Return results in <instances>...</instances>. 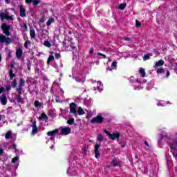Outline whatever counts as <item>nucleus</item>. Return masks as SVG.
<instances>
[{
    "label": "nucleus",
    "mask_w": 177,
    "mask_h": 177,
    "mask_svg": "<svg viewBox=\"0 0 177 177\" xmlns=\"http://www.w3.org/2000/svg\"><path fill=\"white\" fill-rule=\"evenodd\" d=\"M1 28L5 35L7 36V37L3 35H0V44L5 43L6 45L12 44V42H13L12 38L9 37L10 36V25H8L6 23H3L1 24Z\"/></svg>",
    "instance_id": "obj_1"
},
{
    "label": "nucleus",
    "mask_w": 177,
    "mask_h": 177,
    "mask_svg": "<svg viewBox=\"0 0 177 177\" xmlns=\"http://www.w3.org/2000/svg\"><path fill=\"white\" fill-rule=\"evenodd\" d=\"M103 121H104V118L100 115H97L91 120V124H103Z\"/></svg>",
    "instance_id": "obj_2"
},
{
    "label": "nucleus",
    "mask_w": 177,
    "mask_h": 177,
    "mask_svg": "<svg viewBox=\"0 0 177 177\" xmlns=\"http://www.w3.org/2000/svg\"><path fill=\"white\" fill-rule=\"evenodd\" d=\"M94 149L95 157V158H99V157H100V152L99 151V149H100V144L96 143Z\"/></svg>",
    "instance_id": "obj_3"
},
{
    "label": "nucleus",
    "mask_w": 177,
    "mask_h": 177,
    "mask_svg": "<svg viewBox=\"0 0 177 177\" xmlns=\"http://www.w3.org/2000/svg\"><path fill=\"white\" fill-rule=\"evenodd\" d=\"M0 103L3 104V106H6L8 104V98H6V94L3 93L0 95Z\"/></svg>",
    "instance_id": "obj_4"
},
{
    "label": "nucleus",
    "mask_w": 177,
    "mask_h": 177,
    "mask_svg": "<svg viewBox=\"0 0 177 177\" xmlns=\"http://www.w3.org/2000/svg\"><path fill=\"white\" fill-rule=\"evenodd\" d=\"M70 111L72 114H77V104L71 102L69 105Z\"/></svg>",
    "instance_id": "obj_5"
},
{
    "label": "nucleus",
    "mask_w": 177,
    "mask_h": 177,
    "mask_svg": "<svg viewBox=\"0 0 177 177\" xmlns=\"http://www.w3.org/2000/svg\"><path fill=\"white\" fill-rule=\"evenodd\" d=\"M26 3L27 5H30V3H32L33 6H37L41 3V0H25Z\"/></svg>",
    "instance_id": "obj_6"
},
{
    "label": "nucleus",
    "mask_w": 177,
    "mask_h": 177,
    "mask_svg": "<svg viewBox=\"0 0 177 177\" xmlns=\"http://www.w3.org/2000/svg\"><path fill=\"white\" fill-rule=\"evenodd\" d=\"M71 132V128L70 127H64L61 129V135H70Z\"/></svg>",
    "instance_id": "obj_7"
},
{
    "label": "nucleus",
    "mask_w": 177,
    "mask_h": 177,
    "mask_svg": "<svg viewBox=\"0 0 177 177\" xmlns=\"http://www.w3.org/2000/svg\"><path fill=\"white\" fill-rule=\"evenodd\" d=\"M19 16L21 17H26V8L23 6H19Z\"/></svg>",
    "instance_id": "obj_8"
},
{
    "label": "nucleus",
    "mask_w": 177,
    "mask_h": 177,
    "mask_svg": "<svg viewBox=\"0 0 177 177\" xmlns=\"http://www.w3.org/2000/svg\"><path fill=\"white\" fill-rule=\"evenodd\" d=\"M109 139H111V140H118L120 139V133H113L112 134L110 135Z\"/></svg>",
    "instance_id": "obj_9"
},
{
    "label": "nucleus",
    "mask_w": 177,
    "mask_h": 177,
    "mask_svg": "<svg viewBox=\"0 0 177 177\" xmlns=\"http://www.w3.org/2000/svg\"><path fill=\"white\" fill-rule=\"evenodd\" d=\"M15 55L17 59H21V56H23V50L21 48H17Z\"/></svg>",
    "instance_id": "obj_10"
},
{
    "label": "nucleus",
    "mask_w": 177,
    "mask_h": 177,
    "mask_svg": "<svg viewBox=\"0 0 177 177\" xmlns=\"http://www.w3.org/2000/svg\"><path fill=\"white\" fill-rule=\"evenodd\" d=\"M38 132V127H37V121L34 120L32 122V133H37Z\"/></svg>",
    "instance_id": "obj_11"
},
{
    "label": "nucleus",
    "mask_w": 177,
    "mask_h": 177,
    "mask_svg": "<svg viewBox=\"0 0 177 177\" xmlns=\"http://www.w3.org/2000/svg\"><path fill=\"white\" fill-rule=\"evenodd\" d=\"M59 133V129H55L51 131H48L47 135L48 136H54V135H57Z\"/></svg>",
    "instance_id": "obj_12"
},
{
    "label": "nucleus",
    "mask_w": 177,
    "mask_h": 177,
    "mask_svg": "<svg viewBox=\"0 0 177 177\" xmlns=\"http://www.w3.org/2000/svg\"><path fill=\"white\" fill-rule=\"evenodd\" d=\"M165 64V62L162 59H160L158 62L155 63V65L153 66L154 68L156 67H161V66H164Z\"/></svg>",
    "instance_id": "obj_13"
},
{
    "label": "nucleus",
    "mask_w": 177,
    "mask_h": 177,
    "mask_svg": "<svg viewBox=\"0 0 177 177\" xmlns=\"http://www.w3.org/2000/svg\"><path fill=\"white\" fill-rule=\"evenodd\" d=\"M15 99L17 100V103H23V97H21V95H16Z\"/></svg>",
    "instance_id": "obj_14"
},
{
    "label": "nucleus",
    "mask_w": 177,
    "mask_h": 177,
    "mask_svg": "<svg viewBox=\"0 0 177 177\" xmlns=\"http://www.w3.org/2000/svg\"><path fill=\"white\" fill-rule=\"evenodd\" d=\"M139 73L142 78H145V77H146V71H145V68H140L139 70Z\"/></svg>",
    "instance_id": "obj_15"
},
{
    "label": "nucleus",
    "mask_w": 177,
    "mask_h": 177,
    "mask_svg": "<svg viewBox=\"0 0 177 177\" xmlns=\"http://www.w3.org/2000/svg\"><path fill=\"white\" fill-rule=\"evenodd\" d=\"M77 113L79 115H84V114H85V111H84L82 107L80 106L77 109Z\"/></svg>",
    "instance_id": "obj_16"
},
{
    "label": "nucleus",
    "mask_w": 177,
    "mask_h": 177,
    "mask_svg": "<svg viewBox=\"0 0 177 177\" xmlns=\"http://www.w3.org/2000/svg\"><path fill=\"white\" fill-rule=\"evenodd\" d=\"M48 115L45 114V113H42L41 116L39 118V120L41 121V120H48Z\"/></svg>",
    "instance_id": "obj_17"
},
{
    "label": "nucleus",
    "mask_w": 177,
    "mask_h": 177,
    "mask_svg": "<svg viewBox=\"0 0 177 177\" xmlns=\"http://www.w3.org/2000/svg\"><path fill=\"white\" fill-rule=\"evenodd\" d=\"M52 23H55V19L53 18H50L46 22L47 27H49Z\"/></svg>",
    "instance_id": "obj_18"
},
{
    "label": "nucleus",
    "mask_w": 177,
    "mask_h": 177,
    "mask_svg": "<svg viewBox=\"0 0 177 177\" xmlns=\"http://www.w3.org/2000/svg\"><path fill=\"white\" fill-rule=\"evenodd\" d=\"M75 120V119H74V118H71L67 120L66 124L68 125H73V124H74Z\"/></svg>",
    "instance_id": "obj_19"
},
{
    "label": "nucleus",
    "mask_w": 177,
    "mask_h": 177,
    "mask_svg": "<svg viewBox=\"0 0 177 177\" xmlns=\"http://www.w3.org/2000/svg\"><path fill=\"white\" fill-rule=\"evenodd\" d=\"M150 56H152L151 53H148L144 55L143 60L146 62V60H149L150 59Z\"/></svg>",
    "instance_id": "obj_20"
},
{
    "label": "nucleus",
    "mask_w": 177,
    "mask_h": 177,
    "mask_svg": "<svg viewBox=\"0 0 177 177\" xmlns=\"http://www.w3.org/2000/svg\"><path fill=\"white\" fill-rule=\"evenodd\" d=\"M55 60V57L53 55H50L47 59V64H50V62Z\"/></svg>",
    "instance_id": "obj_21"
},
{
    "label": "nucleus",
    "mask_w": 177,
    "mask_h": 177,
    "mask_svg": "<svg viewBox=\"0 0 177 177\" xmlns=\"http://www.w3.org/2000/svg\"><path fill=\"white\" fill-rule=\"evenodd\" d=\"M30 35L31 38H35V30L34 29H30Z\"/></svg>",
    "instance_id": "obj_22"
},
{
    "label": "nucleus",
    "mask_w": 177,
    "mask_h": 177,
    "mask_svg": "<svg viewBox=\"0 0 177 177\" xmlns=\"http://www.w3.org/2000/svg\"><path fill=\"white\" fill-rule=\"evenodd\" d=\"M113 167H120L121 165H120V162L113 160L112 161Z\"/></svg>",
    "instance_id": "obj_23"
},
{
    "label": "nucleus",
    "mask_w": 177,
    "mask_h": 177,
    "mask_svg": "<svg viewBox=\"0 0 177 177\" xmlns=\"http://www.w3.org/2000/svg\"><path fill=\"white\" fill-rule=\"evenodd\" d=\"M10 80H13L14 77H16V74L13 73V70L10 69L9 71Z\"/></svg>",
    "instance_id": "obj_24"
},
{
    "label": "nucleus",
    "mask_w": 177,
    "mask_h": 177,
    "mask_svg": "<svg viewBox=\"0 0 177 177\" xmlns=\"http://www.w3.org/2000/svg\"><path fill=\"white\" fill-rule=\"evenodd\" d=\"M6 139H10L12 138V131H9L6 133Z\"/></svg>",
    "instance_id": "obj_25"
},
{
    "label": "nucleus",
    "mask_w": 177,
    "mask_h": 177,
    "mask_svg": "<svg viewBox=\"0 0 177 177\" xmlns=\"http://www.w3.org/2000/svg\"><path fill=\"white\" fill-rule=\"evenodd\" d=\"M44 46H46V48H50V46H52V44L48 40L44 41Z\"/></svg>",
    "instance_id": "obj_26"
},
{
    "label": "nucleus",
    "mask_w": 177,
    "mask_h": 177,
    "mask_svg": "<svg viewBox=\"0 0 177 177\" xmlns=\"http://www.w3.org/2000/svg\"><path fill=\"white\" fill-rule=\"evenodd\" d=\"M21 30L24 32L28 31V28L27 27V24H24V26H22Z\"/></svg>",
    "instance_id": "obj_27"
},
{
    "label": "nucleus",
    "mask_w": 177,
    "mask_h": 177,
    "mask_svg": "<svg viewBox=\"0 0 177 177\" xmlns=\"http://www.w3.org/2000/svg\"><path fill=\"white\" fill-rule=\"evenodd\" d=\"M41 106H42V104L41 102H39V101H38V100L35 101V107H36V108L41 107Z\"/></svg>",
    "instance_id": "obj_28"
},
{
    "label": "nucleus",
    "mask_w": 177,
    "mask_h": 177,
    "mask_svg": "<svg viewBox=\"0 0 177 177\" xmlns=\"http://www.w3.org/2000/svg\"><path fill=\"white\" fill-rule=\"evenodd\" d=\"M24 84H26V80H24V79L21 78L19 79V86H24Z\"/></svg>",
    "instance_id": "obj_29"
},
{
    "label": "nucleus",
    "mask_w": 177,
    "mask_h": 177,
    "mask_svg": "<svg viewBox=\"0 0 177 177\" xmlns=\"http://www.w3.org/2000/svg\"><path fill=\"white\" fill-rule=\"evenodd\" d=\"M11 85L12 88H16V86H17V80H16V79H14V80L11 83Z\"/></svg>",
    "instance_id": "obj_30"
},
{
    "label": "nucleus",
    "mask_w": 177,
    "mask_h": 177,
    "mask_svg": "<svg viewBox=\"0 0 177 177\" xmlns=\"http://www.w3.org/2000/svg\"><path fill=\"white\" fill-rule=\"evenodd\" d=\"M166 71L162 68H160L158 69V71H156L157 74H162V73H165Z\"/></svg>",
    "instance_id": "obj_31"
},
{
    "label": "nucleus",
    "mask_w": 177,
    "mask_h": 177,
    "mask_svg": "<svg viewBox=\"0 0 177 177\" xmlns=\"http://www.w3.org/2000/svg\"><path fill=\"white\" fill-rule=\"evenodd\" d=\"M6 17H7V15L5 14V12L0 13V17H1V20H4V19H6Z\"/></svg>",
    "instance_id": "obj_32"
},
{
    "label": "nucleus",
    "mask_w": 177,
    "mask_h": 177,
    "mask_svg": "<svg viewBox=\"0 0 177 177\" xmlns=\"http://www.w3.org/2000/svg\"><path fill=\"white\" fill-rule=\"evenodd\" d=\"M82 153L85 156L86 155V153H88V149H86V146H84L82 148Z\"/></svg>",
    "instance_id": "obj_33"
},
{
    "label": "nucleus",
    "mask_w": 177,
    "mask_h": 177,
    "mask_svg": "<svg viewBox=\"0 0 177 177\" xmlns=\"http://www.w3.org/2000/svg\"><path fill=\"white\" fill-rule=\"evenodd\" d=\"M124 8H127V3H121L119 6V9H120L121 10H124Z\"/></svg>",
    "instance_id": "obj_34"
},
{
    "label": "nucleus",
    "mask_w": 177,
    "mask_h": 177,
    "mask_svg": "<svg viewBox=\"0 0 177 177\" xmlns=\"http://www.w3.org/2000/svg\"><path fill=\"white\" fill-rule=\"evenodd\" d=\"M103 139H104L103 134H98V136H97V140H99L100 142L103 140Z\"/></svg>",
    "instance_id": "obj_35"
},
{
    "label": "nucleus",
    "mask_w": 177,
    "mask_h": 177,
    "mask_svg": "<svg viewBox=\"0 0 177 177\" xmlns=\"http://www.w3.org/2000/svg\"><path fill=\"white\" fill-rule=\"evenodd\" d=\"M17 161H19V157L18 156H15L14 157L12 160L11 162H12L13 164H15V162H17Z\"/></svg>",
    "instance_id": "obj_36"
},
{
    "label": "nucleus",
    "mask_w": 177,
    "mask_h": 177,
    "mask_svg": "<svg viewBox=\"0 0 177 177\" xmlns=\"http://www.w3.org/2000/svg\"><path fill=\"white\" fill-rule=\"evenodd\" d=\"M100 85H102V83H100V82H97V86L93 87V91H97V89H99Z\"/></svg>",
    "instance_id": "obj_37"
},
{
    "label": "nucleus",
    "mask_w": 177,
    "mask_h": 177,
    "mask_svg": "<svg viewBox=\"0 0 177 177\" xmlns=\"http://www.w3.org/2000/svg\"><path fill=\"white\" fill-rule=\"evenodd\" d=\"M142 24L138 20H136V27H141Z\"/></svg>",
    "instance_id": "obj_38"
},
{
    "label": "nucleus",
    "mask_w": 177,
    "mask_h": 177,
    "mask_svg": "<svg viewBox=\"0 0 177 177\" xmlns=\"http://www.w3.org/2000/svg\"><path fill=\"white\" fill-rule=\"evenodd\" d=\"M97 55L98 56H102L103 57V59H107V56H106V55L102 54V53H97Z\"/></svg>",
    "instance_id": "obj_39"
},
{
    "label": "nucleus",
    "mask_w": 177,
    "mask_h": 177,
    "mask_svg": "<svg viewBox=\"0 0 177 177\" xmlns=\"http://www.w3.org/2000/svg\"><path fill=\"white\" fill-rule=\"evenodd\" d=\"M30 42V41H26L24 46V48H26V49H28V43Z\"/></svg>",
    "instance_id": "obj_40"
},
{
    "label": "nucleus",
    "mask_w": 177,
    "mask_h": 177,
    "mask_svg": "<svg viewBox=\"0 0 177 177\" xmlns=\"http://www.w3.org/2000/svg\"><path fill=\"white\" fill-rule=\"evenodd\" d=\"M55 59H60V53H55Z\"/></svg>",
    "instance_id": "obj_41"
},
{
    "label": "nucleus",
    "mask_w": 177,
    "mask_h": 177,
    "mask_svg": "<svg viewBox=\"0 0 177 177\" xmlns=\"http://www.w3.org/2000/svg\"><path fill=\"white\" fill-rule=\"evenodd\" d=\"M76 81L77 82H82V83H84L85 82L83 79H80V78H76Z\"/></svg>",
    "instance_id": "obj_42"
},
{
    "label": "nucleus",
    "mask_w": 177,
    "mask_h": 177,
    "mask_svg": "<svg viewBox=\"0 0 177 177\" xmlns=\"http://www.w3.org/2000/svg\"><path fill=\"white\" fill-rule=\"evenodd\" d=\"M104 133L109 136V138H110V136L111 135V133H110V131H107L106 129H104Z\"/></svg>",
    "instance_id": "obj_43"
},
{
    "label": "nucleus",
    "mask_w": 177,
    "mask_h": 177,
    "mask_svg": "<svg viewBox=\"0 0 177 177\" xmlns=\"http://www.w3.org/2000/svg\"><path fill=\"white\" fill-rule=\"evenodd\" d=\"M12 149H13L14 150H15V151H19V150H17V147L16 144H13V145H12Z\"/></svg>",
    "instance_id": "obj_44"
},
{
    "label": "nucleus",
    "mask_w": 177,
    "mask_h": 177,
    "mask_svg": "<svg viewBox=\"0 0 177 177\" xmlns=\"http://www.w3.org/2000/svg\"><path fill=\"white\" fill-rule=\"evenodd\" d=\"M6 19V20H13V17L12 16L7 15Z\"/></svg>",
    "instance_id": "obj_45"
},
{
    "label": "nucleus",
    "mask_w": 177,
    "mask_h": 177,
    "mask_svg": "<svg viewBox=\"0 0 177 177\" xmlns=\"http://www.w3.org/2000/svg\"><path fill=\"white\" fill-rule=\"evenodd\" d=\"M165 73H166V78H168L169 77V75H171V73L169 72V71H166L165 70Z\"/></svg>",
    "instance_id": "obj_46"
},
{
    "label": "nucleus",
    "mask_w": 177,
    "mask_h": 177,
    "mask_svg": "<svg viewBox=\"0 0 177 177\" xmlns=\"http://www.w3.org/2000/svg\"><path fill=\"white\" fill-rule=\"evenodd\" d=\"M94 49H93V47H91L88 51V53H90V55H92V53H93L94 52Z\"/></svg>",
    "instance_id": "obj_47"
},
{
    "label": "nucleus",
    "mask_w": 177,
    "mask_h": 177,
    "mask_svg": "<svg viewBox=\"0 0 177 177\" xmlns=\"http://www.w3.org/2000/svg\"><path fill=\"white\" fill-rule=\"evenodd\" d=\"M16 91H23V86H18V88H17Z\"/></svg>",
    "instance_id": "obj_48"
},
{
    "label": "nucleus",
    "mask_w": 177,
    "mask_h": 177,
    "mask_svg": "<svg viewBox=\"0 0 177 177\" xmlns=\"http://www.w3.org/2000/svg\"><path fill=\"white\" fill-rule=\"evenodd\" d=\"M28 71H31V63L27 64Z\"/></svg>",
    "instance_id": "obj_49"
},
{
    "label": "nucleus",
    "mask_w": 177,
    "mask_h": 177,
    "mask_svg": "<svg viewBox=\"0 0 177 177\" xmlns=\"http://www.w3.org/2000/svg\"><path fill=\"white\" fill-rule=\"evenodd\" d=\"M5 91V87H0V94L3 93Z\"/></svg>",
    "instance_id": "obj_50"
},
{
    "label": "nucleus",
    "mask_w": 177,
    "mask_h": 177,
    "mask_svg": "<svg viewBox=\"0 0 177 177\" xmlns=\"http://www.w3.org/2000/svg\"><path fill=\"white\" fill-rule=\"evenodd\" d=\"M112 67H117V62H113L111 64Z\"/></svg>",
    "instance_id": "obj_51"
},
{
    "label": "nucleus",
    "mask_w": 177,
    "mask_h": 177,
    "mask_svg": "<svg viewBox=\"0 0 177 177\" xmlns=\"http://www.w3.org/2000/svg\"><path fill=\"white\" fill-rule=\"evenodd\" d=\"M124 41H132V39H131V38H129V37H124Z\"/></svg>",
    "instance_id": "obj_52"
},
{
    "label": "nucleus",
    "mask_w": 177,
    "mask_h": 177,
    "mask_svg": "<svg viewBox=\"0 0 177 177\" xmlns=\"http://www.w3.org/2000/svg\"><path fill=\"white\" fill-rule=\"evenodd\" d=\"M66 40L62 42V45H63V46H66V48H68V46H67V44H66Z\"/></svg>",
    "instance_id": "obj_53"
},
{
    "label": "nucleus",
    "mask_w": 177,
    "mask_h": 177,
    "mask_svg": "<svg viewBox=\"0 0 177 177\" xmlns=\"http://www.w3.org/2000/svg\"><path fill=\"white\" fill-rule=\"evenodd\" d=\"M10 89H12V88L10 87V86H6V91H10Z\"/></svg>",
    "instance_id": "obj_54"
},
{
    "label": "nucleus",
    "mask_w": 177,
    "mask_h": 177,
    "mask_svg": "<svg viewBox=\"0 0 177 177\" xmlns=\"http://www.w3.org/2000/svg\"><path fill=\"white\" fill-rule=\"evenodd\" d=\"M39 21V23H44V21H45V20L44 19V18H40Z\"/></svg>",
    "instance_id": "obj_55"
},
{
    "label": "nucleus",
    "mask_w": 177,
    "mask_h": 177,
    "mask_svg": "<svg viewBox=\"0 0 177 177\" xmlns=\"http://www.w3.org/2000/svg\"><path fill=\"white\" fill-rule=\"evenodd\" d=\"M17 92L18 93V95H19L20 96H21V95H23V93H21L22 91H17Z\"/></svg>",
    "instance_id": "obj_56"
},
{
    "label": "nucleus",
    "mask_w": 177,
    "mask_h": 177,
    "mask_svg": "<svg viewBox=\"0 0 177 177\" xmlns=\"http://www.w3.org/2000/svg\"><path fill=\"white\" fill-rule=\"evenodd\" d=\"M7 3V5H10V0H4Z\"/></svg>",
    "instance_id": "obj_57"
},
{
    "label": "nucleus",
    "mask_w": 177,
    "mask_h": 177,
    "mask_svg": "<svg viewBox=\"0 0 177 177\" xmlns=\"http://www.w3.org/2000/svg\"><path fill=\"white\" fill-rule=\"evenodd\" d=\"M145 145L146 146H147L148 147L150 146V145H149V142H148L147 141H145Z\"/></svg>",
    "instance_id": "obj_58"
},
{
    "label": "nucleus",
    "mask_w": 177,
    "mask_h": 177,
    "mask_svg": "<svg viewBox=\"0 0 177 177\" xmlns=\"http://www.w3.org/2000/svg\"><path fill=\"white\" fill-rule=\"evenodd\" d=\"M120 145L122 147H125V142H121Z\"/></svg>",
    "instance_id": "obj_59"
},
{
    "label": "nucleus",
    "mask_w": 177,
    "mask_h": 177,
    "mask_svg": "<svg viewBox=\"0 0 177 177\" xmlns=\"http://www.w3.org/2000/svg\"><path fill=\"white\" fill-rule=\"evenodd\" d=\"M71 49H75V46H74L73 44H71Z\"/></svg>",
    "instance_id": "obj_60"
},
{
    "label": "nucleus",
    "mask_w": 177,
    "mask_h": 177,
    "mask_svg": "<svg viewBox=\"0 0 177 177\" xmlns=\"http://www.w3.org/2000/svg\"><path fill=\"white\" fill-rule=\"evenodd\" d=\"M10 68H15V65H14L13 64H12L10 65Z\"/></svg>",
    "instance_id": "obj_61"
},
{
    "label": "nucleus",
    "mask_w": 177,
    "mask_h": 177,
    "mask_svg": "<svg viewBox=\"0 0 177 177\" xmlns=\"http://www.w3.org/2000/svg\"><path fill=\"white\" fill-rule=\"evenodd\" d=\"M2 153H3V149L0 148V154H2Z\"/></svg>",
    "instance_id": "obj_62"
},
{
    "label": "nucleus",
    "mask_w": 177,
    "mask_h": 177,
    "mask_svg": "<svg viewBox=\"0 0 177 177\" xmlns=\"http://www.w3.org/2000/svg\"><path fill=\"white\" fill-rule=\"evenodd\" d=\"M68 34H69V35H71V34H73V32H71V30H69V31L68 32Z\"/></svg>",
    "instance_id": "obj_63"
},
{
    "label": "nucleus",
    "mask_w": 177,
    "mask_h": 177,
    "mask_svg": "<svg viewBox=\"0 0 177 177\" xmlns=\"http://www.w3.org/2000/svg\"><path fill=\"white\" fill-rule=\"evenodd\" d=\"M49 114H52V112H50V110L48 111Z\"/></svg>",
    "instance_id": "obj_64"
}]
</instances>
